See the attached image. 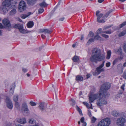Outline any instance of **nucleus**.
<instances>
[{
	"label": "nucleus",
	"instance_id": "obj_40",
	"mask_svg": "<svg viewBox=\"0 0 126 126\" xmlns=\"http://www.w3.org/2000/svg\"><path fill=\"white\" fill-rule=\"evenodd\" d=\"M123 48L124 51L126 53V42L124 43Z\"/></svg>",
	"mask_w": 126,
	"mask_h": 126
},
{
	"label": "nucleus",
	"instance_id": "obj_2",
	"mask_svg": "<svg viewBox=\"0 0 126 126\" xmlns=\"http://www.w3.org/2000/svg\"><path fill=\"white\" fill-rule=\"evenodd\" d=\"M110 84L109 83H106L103 84L99 91V92H100V95L101 96L102 95L104 94L106 96H109L110 94L107 90L110 89Z\"/></svg>",
	"mask_w": 126,
	"mask_h": 126
},
{
	"label": "nucleus",
	"instance_id": "obj_14",
	"mask_svg": "<svg viewBox=\"0 0 126 126\" xmlns=\"http://www.w3.org/2000/svg\"><path fill=\"white\" fill-rule=\"evenodd\" d=\"M36 0H27V3L29 6H32L36 2Z\"/></svg>",
	"mask_w": 126,
	"mask_h": 126
},
{
	"label": "nucleus",
	"instance_id": "obj_37",
	"mask_svg": "<svg viewBox=\"0 0 126 126\" xmlns=\"http://www.w3.org/2000/svg\"><path fill=\"white\" fill-rule=\"evenodd\" d=\"M126 25V21L119 25L120 28H122Z\"/></svg>",
	"mask_w": 126,
	"mask_h": 126
},
{
	"label": "nucleus",
	"instance_id": "obj_59",
	"mask_svg": "<svg viewBox=\"0 0 126 126\" xmlns=\"http://www.w3.org/2000/svg\"><path fill=\"white\" fill-rule=\"evenodd\" d=\"M120 97V95L119 94H117L116 96V98H119Z\"/></svg>",
	"mask_w": 126,
	"mask_h": 126
},
{
	"label": "nucleus",
	"instance_id": "obj_19",
	"mask_svg": "<svg viewBox=\"0 0 126 126\" xmlns=\"http://www.w3.org/2000/svg\"><path fill=\"white\" fill-rule=\"evenodd\" d=\"M34 25L33 22L32 21L29 22L27 24V27L29 28H31Z\"/></svg>",
	"mask_w": 126,
	"mask_h": 126
},
{
	"label": "nucleus",
	"instance_id": "obj_61",
	"mask_svg": "<svg viewBox=\"0 0 126 126\" xmlns=\"http://www.w3.org/2000/svg\"><path fill=\"white\" fill-rule=\"evenodd\" d=\"M104 1V0H98V2L99 3H101L102 2Z\"/></svg>",
	"mask_w": 126,
	"mask_h": 126
},
{
	"label": "nucleus",
	"instance_id": "obj_10",
	"mask_svg": "<svg viewBox=\"0 0 126 126\" xmlns=\"http://www.w3.org/2000/svg\"><path fill=\"white\" fill-rule=\"evenodd\" d=\"M104 61L103 63L99 67L96 68V71L94 72L93 73V74L94 75H98L102 72H103L104 71V70L103 69H101L104 66Z\"/></svg>",
	"mask_w": 126,
	"mask_h": 126
},
{
	"label": "nucleus",
	"instance_id": "obj_44",
	"mask_svg": "<svg viewBox=\"0 0 126 126\" xmlns=\"http://www.w3.org/2000/svg\"><path fill=\"white\" fill-rule=\"evenodd\" d=\"M102 36H103V37L105 38H108L109 37L108 35H106L105 34H102Z\"/></svg>",
	"mask_w": 126,
	"mask_h": 126
},
{
	"label": "nucleus",
	"instance_id": "obj_58",
	"mask_svg": "<svg viewBox=\"0 0 126 126\" xmlns=\"http://www.w3.org/2000/svg\"><path fill=\"white\" fill-rule=\"evenodd\" d=\"M123 57L122 56H121L120 57H118V58H117L118 60H122L123 58Z\"/></svg>",
	"mask_w": 126,
	"mask_h": 126
},
{
	"label": "nucleus",
	"instance_id": "obj_8",
	"mask_svg": "<svg viewBox=\"0 0 126 126\" xmlns=\"http://www.w3.org/2000/svg\"><path fill=\"white\" fill-rule=\"evenodd\" d=\"M2 23L6 28H7L9 31H10V29L12 28V26L11 25L10 22L9 20L7 18H5L2 20Z\"/></svg>",
	"mask_w": 126,
	"mask_h": 126
},
{
	"label": "nucleus",
	"instance_id": "obj_3",
	"mask_svg": "<svg viewBox=\"0 0 126 126\" xmlns=\"http://www.w3.org/2000/svg\"><path fill=\"white\" fill-rule=\"evenodd\" d=\"M12 0H5L2 3V6L0 7V10L3 12H6L7 10L6 7H9L11 4Z\"/></svg>",
	"mask_w": 126,
	"mask_h": 126
},
{
	"label": "nucleus",
	"instance_id": "obj_56",
	"mask_svg": "<svg viewBox=\"0 0 126 126\" xmlns=\"http://www.w3.org/2000/svg\"><path fill=\"white\" fill-rule=\"evenodd\" d=\"M4 28L3 25L1 23H0V29H2Z\"/></svg>",
	"mask_w": 126,
	"mask_h": 126
},
{
	"label": "nucleus",
	"instance_id": "obj_7",
	"mask_svg": "<svg viewBox=\"0 0 126 126\" xmlns=\"http://www.w3.org/2000/svg\"><path fill=\"white\" fill-rule=\"evenodd\" d=\"M26 8L25 3L23 1H20L18 9L19 11L20 12H22L25 10Z\"/></svg>",
	"mask_w": 126,
	"mask_h": 126
},
{
	"label": "nucleus",
	"instance_id": "obj_57",
	"mask_svg": "<svg viewBox=\"0 0 126 126\" xmlns=\"http://www.w3.org/2000/svg\"><path fill=\"white\" fill-rule=\"evenodd\" d=\"M124 90H120L119 91V94H122L124 92Z\"/></svg>",
	"mask_w": 126,
	"mask_h": 126
},
{
	"label": "nucleus",
	"instance_id": "obj_38",
	"mask_svg": "<svg viewBox=\"0 0 126 126\" xmlns=\"http://www.w3.org/2000/svg\"><path fill=\"white\" fill-rule=\"evenodd\" d=\"M102 32L109 34H110L111 33V32L110 30L103 31Z\"/></svg>",
	"mask_w": 126,
	"mask_h": 126
},
{
	"label": "nucleus",
	"instance_id": "obj_4",
	"mask_svg": "<svg viewBox=\"0 0 126 126\" xmlns=\"http://www.w3.org/2000/svg\"><path fill=\"white\" fill-rule=\"evenodd\" d=\"M110 123V119L108 118H106L99 122L98 126H109Z\"/></svg>",
	"mask_w": 126,
	"mask_h": 126
},
{
	"label": "nucleus",
	"instance_id": "obj_55",
	"mask_svg": "<svg viewBox=\"0 0 126 126\" xmlns=\"http://www.w3.org/2000/svg\"><path fill=\"white\" fill-rule=\"evenodd\" d=\"M22 71L24 72H25L27 71V69L26 68H23Z\"/></svg>",
	"mask_w": 126,
	"mask_h": 126
},
{
	"label": "nucleus",
	"instance_id": "obj_64",
	"mask_svg": "<svg viewBox=\"0 0 126 126\" xmlns=\"http://www.w3.org/2000/svg\"><path fill=\"white\" fill-rule=\"evenodd\" d=\"M88 114L90 117H91V113L90 111L89 112Z\"/></svg>",
	"mask_w": 126,
	"mask_h": 126
},
{
	"label": "nucleus",
	"instance_id": "obj_5",
	"mask_svg": "<svg viewBox=\"0 0 126 126\" xmlns=\"http://www.w3.org/2000/svg\"><path fill=\"white\" fill-rule=\"evenodd\" d=\"M104 59V57L103 56H92L90 57V60L92 62L96 63L103 60Z\"/></svg>",
	"mask_w": 126,
	"mask_h": 126
},
{
	"label": "nucleus",
	"instance_id": "obj_28",
	"mask_svg": "<svg viewBox=\"0 0 126 126\" xmlns=\"http://www.w3.org/2000/svg\"><path fill=\"white\" fill-rule=\"evenodd\" d=\"M22 110L24 111H28V109L27 108V106L26 105L24 106L23 105L22 107Z\"/></svg>",
	"mask_w": 126,
	"mask_h": 126
},
{
	"label": "nucleus",
	"instance_id": "obj_21",
	"mask_svg": "<svg viewBox=\"0 0 126 126\" xmlns=\"http://www.w3.org/2000/svg\"><path fill=\"white\" fill-rule=\"evenodd\" d=\"M117 54L121 55L122 54V50L121 48H120L118 49L116 51Z\"/></svg>",
	"mask_w": 126,
	"mask_h": 126
},
{
	"label": "nucleus",
	"instance_id": "obj_39",
	"mask_svg": "<svg viewBox=\"0 0 126 126\" xmlns=\"http://www.w3.org/2000/svg\"><path fill=\"white\" fill-rule=\"evenodd\" d=\"M70 101H72V106L74 105L75 104V100L71 98V99L70 100Z\"/></svg>",
	"mask_w": 126,
	"mask_h": 126
},
{
	"label": "nucleus",
	"instance_id": "obj_18",
	"mask_svg": "<svg viewBox=\"0 0 126 126\" xmlns=\"http://www.w3.org/2000/svg\"><path fill=\"white\" fill-rule=\"evenodd\" d=\"M76 80L77 81H82L83 80V78L82 77L79 75H78L76 76Z\"/></svg>",
	"mask_w": 126,
	"mask_h": 126
},
{
	"label": "nucleus",
	"instance_id": "obj_49",
	"mask_svg": "<svg viewBox=\"0 0 126 126\" xmlns=\"http://www.w3.org/2000/svg\"><path fill=\"white\" fill-rule=\"evenodd\" d=\"M111 51L110 50H109L107 51V55H111Z\"/></svg>",
	"mask_w": 126,
	"mask_h": 126
},
{
	"label": "nucleus",
	"instance_id": "obj_35",
	"mask_svg": "<svg viewBox=\"0 0 126 126\" xmlns=\"http://www.w3.org/2000/svg\"><path fill=\"white\" fill-rule=\"evenodd\" d=\"M18 96L17 95H16L14 97V100L16 102L18 100Z\"/></svg>",
	"mask_w": 126,
	"mask_h": 126
},
{
	"label": "nucleus",
	"instance_id": "obj_25",
	"mask_svg": "<svg viewBox=\"0 0 126 126\" xmlns=\"http://www.w3.org/2000/svg\"><path fill=\"white\" fill-rule=\"evenodd\" d=\"M94 39L95 40H97L102 41L103 40V39L100 36L98 35L95 36L94 37Z\"/></svg>",
	"mask_w": 126,
	"mask_h": 126
},
{
	"label": "nucleus",
	"instance_id": "obj_29",
	"mask_svg": "<svg viewBox=\"0 0 126 126\" xmlns=\"http://www.w3.org/2000/svg\"><path fill=\"white\" fill-rule=\"evenodd\" d=\"M35 121L32 118L29 120V123L31 124H34L35 123Z\"/></svg>",
	"mask_w": 126,
	"mask_h": 126
},
{
	"label": "nucleus",
	"instance_id": "obj_22",
	"mask_svg": "<svg viewBox=\"0 0 126 126\" xmlns=\"http://www.w3.org/2000/svg\"><path fill=\"white\" fill-rule=\"evenodd\" d=\"M16 13V11L15 9L12 10L9 13V15L11 16L13 15Z\"/></svg>",
	"mask_w": 126,
	"mask_h": 126
},
{
	"label": "nucleus",
	"instance_id": "obj_12",
	"mask_svg": "<svg viewBox=\"0 0 126 126\" xmlns=\"http://www.w3.org/2000/svg\"><path fill=\"white\" fill-rule=\"evenodd\" d=\"M5 101L7 104V107L9 109H12L13 106L12 103L9 98L6 97Z\"/></svg>",
	"mask_w": 126,
	"mask_h": 126
},
{
	"label": "nucleus",
	"instance_id": "obj_54",
	"mask_svg": "<svg viewBox=\"0 0 126 126\" xmlns=\"http://www.w3.org/2000/svg\"><path fill=\"white\" fill-rule=\"evenodd\" d=\"M102 29H98L97 31L98 33H99L101 32Z\"/></svg>",
	"mask_w": 126,
	"mask_h": 126
},
{
	"label": "nucleus",
	"instance_id": "obj_20",
	"mask_svg": "<svg viewBox=\"0 0 126 126\" xmlns=\"http://www.w3.org/2000/svg\"><path fill=\"white\" fill-rule=\"evenodd\" d=\"M44 103H40L39 107L40 110H43L44 109Z\"/></svg>",
	"mask_w": 126,
	"mask_h": 126
},
{
	"label": "nucleus",
	"instance_id": "obj_63",
	"mask_svg": "<svg viewBox=\"0 0 126 126\" xmlns=\"http://www.w3.org/2000/svg\"><path fill=\"white\" fill-rule=\"evenodd\" d=\"M90 74L87 75L86 76H87L86 78L87 79H88V78H89L90 77Z\"/></svg>",
	"mask_w": 126,
	"mask_h": 126
},
{
	"label": "nucleus",
	"instance_id": "obj_43",
	"mask_svg": "<svg viewBox=\"0 0 126 126\" xmlns=\"http://www.w3.org/2000/svg\"><path fill=\"white\" fill-rule=\"evenodd\" d=\"M44 11V10L43 8H40L39 10V13H42Z\"/></svg>",
	"mask_w": 126,
	"mask_h": 126
},
{
	"label": "nucleus",
	"instance_id": "obj_11",
	"mask_svg": "<svg viewBox=\"0 0 126 126\" xmlns=\"http://www.w3.org/2000/svg\"><path fill=\"white\" fill-rule=\"evenodd\" d=\"M91 52L92 55H101V50L97 47L93 48Z\"/></svg>",
	"mask_w": 126,
	"mask_h": 126
},
{
	"label": "nucleus",
	"instance_id": "obj_6",
	"mask_svg": "<svg viewBox=\"0 0 126 126\" xmlns=\"http://www.w3.org/2000/svg\"><path fill=\"white\" fill-rule=\"evenodd\" d=\"M126 123V119L123 117L117 118L116 122V124L118 126H124Z\"/></svg>",
	"mask_w": 126,
	"mask_h": 126
},
{
	"label": "nucleus",
	"instance_id": "obj_23",
	"mask_svg": "<svg viewBox=\"0 0 126 126\" xmlns=\"http://www.w3.org/2000/svg\"><path fill=\"white\" fill-rule=\"evenodd\" d=\"M79 57L77 56H74L72 58V60L74 62H77L79 60Z\"/></svg>",
	"mask_w": 126,
	"mask_h": 126
},
{
	"label": "nucleus",
	"instance_id": "obj_1",
	"mask_svg": "<svg viewBox=\"0 0 126 126\" xmlns=\"http://www.w3.org/2000/svg\"><path fill=\"white\" fill-rule=\"evenodd\" d=\"M100 95V92H99V94H92L89 95V102L91 103L93 102L94 101L98 98L99 99L97 100V104L99 106H101L104 104H107V98L109 96H106L104 94Z\"/></svg>",
	"mask_w": 126,
	"mask_h": 126
},
{
	"label": "nucleus",
	"instance_id": "obj_15",
	"mask_svg": "<svg viewBox=\"0 0 126 126\" xmlns=\"http://www.w3.org/2000/svg\"><path fill=\"white\" fill-rule=\"evenodd\" d=\"M112 114L113 116L115 117H117L120 115V113L119 112L116 111H113Z\"/></svg>",
	"mask_w": 126,
	"mask_h": 126
},
{
	"label": "nucleus",
	"instance_id": "obj_9",
	"mask_svg": "<svg viewBox=\"0 0 126 126\" xmlns=\"http://www.w3.org/2000/svg\"><path fill=\"white\" fill-rule=\"evenodd\" d=\"M100 13V11H96V15L97 16V21L100 23H104L105 21L103 19H102L101 20L100 19L103 16V14H98Z\"/></svg>",
	"mask_w": 126,
	"mask_h": 126
},
{
	"label": "nucleus",
	"instance_id": "obj_50",
	"mask_svg": "<svg viewBox=\"0 0 126 126\" xmlns=\"http://www.w3.org/2000/svg\"><path fill=\"white\" fill-rule=\"evenodd\" d=\"M111 27V26H109L106 27H105L103 29V30H104L107 29Z\"/></svg>",
	"mask_w": 126,
	"mask_h": 126
},
{
	"label": "nucleus",
	"instance_id": "obj_42",
	"mask_svg": "<svg viewBox=\"0 0 126 126\" xmlns=\"http://www.w3.org/2000/svg\"><path fill=\"white\" fill-rule=\"evenodd\" d=\"M30 104L32 106H35L36 105V104L35 103L32 101L30 102Z\"/></svg>",
	"mask_w": 126,
	"mask_h": 126
},
{
	"label": "nucleus",
	"instance_id": "obj_33",
	"mask_svg": "<svg viewBox=\"0 0 126 126\" xmlns=\"http://www.w3.org/2000/svg\"><path fill=\"white\" fill-rule=\"evenodd\" d=\"M41 7H44L46 6V4L45 2H43L39 4Z\"/></svg>",
	"mask_w": 126,
	"mask_h": 126
},
{
	"label": "nucleus",
	"instance_id": "obj_53",
	"mask_svg": "<svg viewBox=\"0 0 126 126\" xmlns=\"http://www.w3.org/2000/svg\"><path fill=\"white\" fill-rule=\"evenodd\" d=\"M52 32V31L51 29L48 30V34H50Z\"/></svg>",
	"mask_w": 126,
	"mask_h": 126
},
{
	"label": "nucleus",
	"instance_id": "obj_24",
	"mask_svg": "<svg viewBox=\"0 0 126 126\" xmlns=\"http://www.w3.org/2000/svg\"><path fill=\"white\" fill-rule=\"evenodd\" d=\"M81 122L83 123L82 126H86V122H84V117H82L80 119Z\"/></svg>",
	"mask_w": 126,
	"mask_h": 126
},
{
	"label": "nucleus",
	"instance_id": "obj_30",
	"mask_svg": "<svg viewBox=\"0 0 126 126\" xmlns=\"http://www.w3.org/2000/svg\"><path fill=\"white\" fill-rule=\"evenodd\" d=\"M112 12V11L110 10L107 12L105 15L103 16V18L105 17H107L110 13Z\"/></svg>",
	"mask_w": 126,
	"mask_h": 126
},
{
	"label": "nucleus",
	"instance_id": "obj_26",
	"mask_svg": "<svg viewBox=\"0 0 126 126\" xmlns=\"http://www.w3.org/2000/svg\"><path fill=\"white\" fill-rule=\"evenodd\" d=\"M39 32H44L45 34L47 33V29H41L39 30Z\"/></svg>",
	"mask_w": 126,
	"mask_h": 126
},
{
	"label": "nucleus",
	"instance_id": "obj_45",
	"mask_svg": "<svg viewBox=\"0 0 126 126\" xmlns=\"http://www.w3.org/2000/svg\"><path fill=\"white\" fill-rule=\"evenodd\" d=\"M19 31L22 33H24L25 32V30L24 29H23V28L20 30Z\"/></svg>",
	"mask_w": 126,
	"mask_h": 126
},
{
	"label": "nucleus",
	"instance_id": "obj_62",
	"mask_svg": "<svg viewBox=\"0 0 126 126\" xmlns=\"http://www.w3.org/2000/svg\"><path fill=\"white\" fill-rule=\"evenodd\" d=\"M41 37L43 39H44L45 38V36L44 34H42L41 35Z\"/></svg>",
	"mask_w": 126,
	"mask_h": 126
},
{
	"label": "nucleus",
	"instance_id": "obj_17",
	"mask_svg": "<svg viewBox=\"0 0 126 126\" xmlns=\"http://www.w3.org/2000/svg\"><path fill=\"white\" fill-rule=\"evenodd\" d=\"M32 13L31 12H29L27 14H23L21 16V17L23 19H25L26 18L29 16L30 15L32 14Z\"/></svg>",
	"mask_w": 126,
	"mask_h": 126
},
{
	"label": "nucleus",
	"instance_id": "obj_46",
	"mask_svg": "<svg viewBox=\"0 0 126 126\" xmlns=\"http://www.w3.org/2000/svg\"><path fill=\"white\" fill-rule=\"evenodd\" d=\"M123 76V78L126 79V69L124 71Z\"/></svg>",
	"mask_w": 126,
	"mask_h": 126
},
{
	"label": "nucleus",
	"instance_id": "obj_60",
	"mask_svg": "<svg viewBox=\"0 0 126 126\" xmlns=\"http://www.w3.org/2000/svg\"><path fill=\"white\" fill-rule=\"evenodd\" d=\"M64 19V17H63L62 18H60L59 19V20L61 21H62Z\"/></svg>",
	"mask_w": 126,
	"mask_h": 126
},
{
	"label": "nucleus",
	"instance_id": "obj_16",
	"mask_svg": "<svg viewBox=\"0 0 126 126\" xmlns=\"http://www.w3.org/2000/svg\"><path fill=\"white\" fill-rule=\"evenodd\" d=\"M17 28L19 30L20 29H22L23 28V27L20 24H16L15 25H14L13 26H12V28Z\"/></svg>",
	"mask_w": 126,
	"mask_h": 126
},
{
	"label": "nucleus",
	"instance_id": "obj_36",
	"mask_svg": "<svg viewBox=\"0 0 126 126\" xmlns=\"http://www.w3.org/2000/svg\"><path fill=\"white\" fill-rule=\"evenodd\" d=\"M94 41V39L93 38H91L90 39L88 42H87V44H89L93 42Z\"/></svg>",
	"mask_w": 126,
	"mask_h": 126
},
{
	"label": "nucleus",
	"instance_id": "obj_48",
	"mask_svg": "<svg viewBox=\"0 0 126 126\" xmlns=\"http://www.w3.org/2000/svg\"><path fill=\"white\" fill-rule=\"evenodd\" d=\"M118 59H116L115 60H114L113 62V65H114L118 61Z\"/></svg>",
	"mask_w": 126,
	"mask_h": 126
},
{
	"label": "nucleus",
	"instance_id": "obj_47",
	"mask_svg": "<svg viewBox=\"0 0 126 126\" xmlns=\"http://www.w3.org/2000/svg\"><path fill=\"white\" fill-rule=\"evenodd\" d=\"M83 103L84 105H85L87 108H89V104L88 103L86 102H83Z\"/></svg>",
	"mask_w": 126,
	"mask_h": 126
},
{
	"label": "nucleus",
	"instance_id": "obj_27",
	"mask_svg": "<svg viewBox=\"0 0 126 126\" xmlns=\"http://www.w3.org/2000/svg\"><path fill=\"white\" fill-rule=\"evenodd\" d=\"M126 34V31H123L122 32H121L118 34V36L121 37L124 36L125 34Z\"/></svg>",
	"mask_w": 126,
	"mask_h": 126
},
{
	"label": "nucleus",
	"instance_id": "obj_51",
	"mask_svg": "<svg viewBox=\"0 0 126 126\" xmlns=\"http://www.w3.org/2000/svg\"><path fill=\"white\" fill-rule=\"evenodd\" d=\"M125 86V84H123L121 86V88L122 89V90H123L124 91V87Z\"/></svg>",
	"mask_w": 126,
	"mask_h": 126
},
{
	"label": "nucleus",
	"instance_id": "obj_31",
	"mask_svg": "<svg viewBox=\"0 0 126 126\" xmlns=\"http://www.w3.org/2000/svg\"><path fill=\"white\" fill-rule=\"evenodd\" d=\"M76 108L77 110L79 112V114L81 115H82V114L80 109L78 106H76Z\"/></svg>",
	"mask_w": 126,
	"mask_h": 126
},
{
	"label": "nucleus",
	"instance_id": "obj_34",
	"mask_svg": "<svg viewBox=\"0 0 126 126\" xmlns=\"http://www.w3.org/2000/svg\"><path fill=\"white\" fill-rule=\"evenodd\" d=\"M94 35V33L92 32H90L88 35V37H93Z\"/></svg>",
	"mask_w": 126,
	"mask_h": 126
},
{
	"label": "nucleus",
	"instance_id": "obj_41",
	"mask_svg": "<svg viewBox=\"0 0 126 126\" xmlns=\"http://www.w3.org/2000/svg\"><path fill=\"white\" fill-rule=\"evenodd\" d=\"M96 119L94 117H93L91 118V123H94L95 122Z\"/></svg>",
	"mask_w": 126,
	"mask_h": 126
},
{
	"label": "nucleus",
	"instance_id": "obj_32",
	"mask_svg": "<svg viewBox=\"0 0 126 126\" xmlns=\"http://www.w3.org/2000/svg\"><path fill=\"white\" fill-rule=\"evenodd\" d=\"M15 107L17 109L20 110V107L19 104L17 102H15Z\"/></svg>",
	"mask_w": 126,
	"mask_h": 126
},
{
	"label": "nucleus",
	"instance_id": "obj_13",
	"mask_svg": "<svg viewBox=\"0 0 126 126\" xmlns=\"http://www.w3.org/2000/svg\"><path fill=\"white\" fill-rule=\"evenodd\" d=\"M17 121L19 123L23 124L26 123V120L25 118H24L18 119Z\"/></svg>",
	"mask_w": 126,
	"mask_h": 126
},
{
	"label": "nucleus",
	"instance_id": "obj_52",
	"mask_svg": "<svg viewBox=\"0 0 126 126\" xmlns=\"http://www.w3.org/2000/svg\"><path fill=\"white\" fill-rule=\"evenodd\" d=\"M110 62H109L107 63L106 64V66L107 67H109L110 66Z\"/></svg>",
	"mask_w": 126,
	"mask_h": 126
}]
</instances>
